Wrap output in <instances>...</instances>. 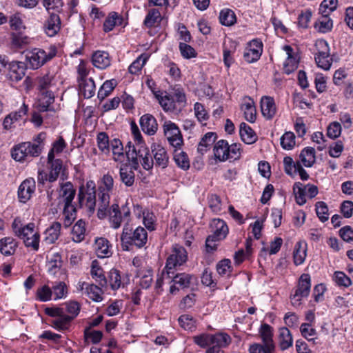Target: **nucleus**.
<instances>
[{
    "instance_id": "nucleus-47",
    "label": "nucleus",
    "mask_w": 353,
    "mask_h": 353,
    "mask_svg": "<svg viewBox=\"0 0 353 353\" xmlns=\"http://www.w3.org/2000/svg\"><path fill=\"white\" fill-rule=\"evenodd\" d=\"M223 336L225 340V342L221 343H213L205 351V353H225L223 350L224 348L227 347L232 342V339L226 333H222Z\"/></svg>"
},
{
    "instance_id": "nucleus-23",
    "label": "nucleus",
    "mask_w": 353,
    "mask_h": 353,
    "mask_svg": "<svg viewBox=\"0 0 353 353\" xmlns=\"http://www.w3.org/2000/svg\"><path fill=\"white\" fill-rule=\"evenodd\" d=\"M261 110L266 119H272L276 112L274 99L268 96L263 97L261 99Z\"/></svg>"
},
{
    "instance_id": "nucleus-12",
    "label": "nucleus",
    "mask_w": 353,
    "mask_h": 353,
    "mask_svg": "<svg viewBox=\"0 0 353 353\" xmlns=\"http://www.w3.org/2000/svg\"><path fill=\"white\" fill-rule=\"evenodd\" d=\"M163 132L169 143L174 148H181L183 140L179 127L171 121H166L163 125Z\"/></svg>"
},
{
    "instance_id": "nucleus-15",
    "label": "nucleus",
    "mask_w": 353,
    "mask_h": 353,
    "mask_svg": "<svg viewBox=\"0 0 353 353\" xmlns=\"http://www.w3.org/2000/svg\"><path fill=\"white\" fill-rule=\"evenodd\" d=\"M151 152L155 166L163 169L168 165L169 157L164 147L154 143L151 145Z\"/></svg>"
},
{
    "instance_id": "nucleus-40",
    "label": "nucleus",
    "mask_w": 353,
    "mask_h": 353,
    "mask_svg": "<svg viewBox=\"0 0 353 353\" xmlns=\"http://www.w3.org/2000/svg\"><path fill=\"white\" fill-rule=\"evenodd\" d=\"M61 225L59 222H54L45 232L44 241L48 244L54 243L59 238Z\"/></svg>"
},
{
    "instance_id": "nucleus-30",
    "label": "nucleus",
    "mask_w": 353,
    "mask_h": 353,
    "mask_svg": "<svg viewBox=\"0 0 353 353\" xmlns=\"http://www.w3.org/2000/svg\"><path fill=\"white\" fill-rule=\"evenodd\" d=\"M217 139L216 134L215 132H207L201 139L198 144L197 150L201 154L206 152L211 145H212Z\"/></svg>"
},
{
    "instance_id": "nucleus-50",
    "label": "nucleus",
    "mask_w": 353,
    "mask_h": 353,
    "mask_svg": "<svg viewBox=\"0 0 353 353\" xmlns=\"http://www.w3.org/2000/svg\"><path fill=\"white\" fill-rule=\"evenodd\" d=\"M262 341L267 345L275 346L273 341V328L267 323L261 325L259 330Z\"/></svg>"
},
{
    "instance_id": "nucleus-41",
    "label": "nucleus",
    "mask_w": 353,
    "mask_h": 353,
    "mask_svg": "<svg viewBox=\"0 0 353 353\" xmlns=\"http://www.w3.org/2000/svg\"><path fill=\"white\" fill-rule=\"evenodd\" d=\"M299 158L302 163L307 168L312 167L316 161L315 150L312 147H306L302 150Z\"/></svg>"
},
{
    "instance_id": "nucleus-63",
    "label": "nucleus",
    "mask_w": 353,
    "mask_h": 353,
    "mask_svg": "<svg viewBox=\"0 0 353 353\" xmlns=\"http://www.w3.org/2000/svg\"><path fill=\"white\" fill-rule=\"evenodd\" d=\"M316 213L320 221L323 223L327 221L329 219L328 208L323 201H319L315 205Z\"/></svg>"
},
{
    "instance_id": "nucleus-54",
    "label": "nucleus",
    "mask_w": 353,
    "mask_h": 353,
    "mask_svg": "<svg viewBox=\"0 0 353 353\" xmlns=\"http://www.w3.org/2000/svg\"><path fill=\"white\" fill-rule=\"evenodd\" d=\"M194 112L197 121L202 125H205V123H203V122L208 121L210 116L205 109L204 105L201 103L196 102L194 104Z\"/></svg>"
},
{
    "instance_id": "nucleus-60",
    "label": "nucleus",
    "mask_w": 353,
    "mask_h": 353,
    "mask_svg": "<svg viewBox=\"0 0 353 353\" xmlns=\"http://www.w3.org/2000/svg\"><path fill=\"white\" fill-rule=\"evenodd\" d=\"M148 59V56L145 54H141L129 66L128 70L131 74H137L145 64Z\"/></svg>"
},
{
    "instance_id": "nucleus-29",
    "label": "nucleus",
    "mask_w": 353,
    "mask_h": 353,
    "mask_svg": "<svg viewBox=\"0 0 353 353\" xmlns=\"http://www.w3.org/2000/svg\"><path fill=\"white\" fill-rule=\"evenodd\" d=\"M239 134L241 140L246 144H252L257 141V136L254 131L244 122L240 124Z\"/></svg>"
},
{
    "instance_id": "nucleus-9",
    "label": "nucleus",
    "mask_w": 353,
    "mask_h": 353,
    "mask_svg": "<svg viewBox=\"0 0 353 353\" xmlns=\"http://www.w3.org/2000/svg\"><path fill=\"white\" fill-rule=\"evenodd\" d=\"M188 261V252L182 245L174 244L172 245L170 254L168 256L165 269L167 270L168 276L173 275L174 270L184 265Z\"/></svg>"
},
{
    "instance_id": "nucleus-33",
    "label": "nucleus",
    "mask_w": 353,
    "mask_h": 353,
    "mask_svg": "<svg viewBox=\"0 0 353 353\" xmlns=\"http://www.w3.org/2000/svg\"><path fill=\"white\" fill-rule=\"evenodd\" d=\"M214 154L216 159L225 161L228 159V143L223 139L218 141L214 146Z\"/></svg>"
},
{
    "instance_id": "nucleus-7",
    "label": "nucleus",
    "mask_w": 353,
    "mask_h": 353,
    "mask_svg": "<svg viewBox=\"0 0 353 353\" xmlns=\"http://www.w3.org/2000/svg\"><path fill=\"white\" fill-rule=\"evenodd\" d=\"M78 201L80 208H85L92 214L96 205V189L93 181H88L85 185H81L78 193Z\"/></svg>"
},
{
    "instance_id": "nucleus-57",
    "label": "nucleus",
    "mask_w": 353,
    "mask_h": 353,
    "mask_svg": "<svg viewBox=\"0 0 353 353\" xmlns=\"http://www.w3.org/2000/svg\"><path fill=\"white\" fill-rule=\"evenodd\" d=\"M160 19L161 13L159 10L152 8L148 10V14H146L143 21V24L147 28H152Z\"/></svg>"
},
{
    "instance_id": "nucleus-22",
    "label": "nucleus",
    "mask_w": 353,
    "mask_h": 353,
    "mask_svg": "<svg viewBox=\"0 0 353 353\" xmlns=\"http://www.w3.org/2000/svg\"><path fill=\"white\" fill-rule=\"evenodd\" d=\"M210 227L213 232L212 235L218 240L224 239L229 232V228L226 223L220 219H212L210 223Z\"/></svg>"
},
{
    "instance_id": "nucleus-52",
    "label": "nucleus",
    "mask_w": 353,
    "mask_h": 353,
    "mask_svg": "<svg viewBox=\"0 0 353 353\" xmlns=\"http://www.w3.org/2000/svg\"><path fill=\"white\" fill-rule=\"evenodd\" d=\"M96 139L99 150L104 154L109 153L110 142L108 134L105 132H99Z\"/></svg>"
},
{
    "instance_id": "nucleus-31",
    "label": "nucleus",
    "mask_w": 353,
    "mask_h": 353,
    "mask_svg": "<svg viewBox=\"0 0 353 353\" xmlns=\"http://www.w3.org/2000/svg\"><path fill=\"white\" fill-rule=\"evenodd\" d=\"M241 110L244 113L245 119L250 123H254L256 120V108L253 100L250 98L247 99L241 106Z\"/></svg>"
},
{
    "instance_id": "nucleus-34",
    "label": "nucleus",
    "mask_w": 353,
    "mask_h": 353,
    "mask_svg": "<svg viewBox=\"0 0 353 353\" xmlns=\"http://www.w3.org/2000/svg\"><path fill=\"white\" fill-rule=\"evenodd\" d=\"M120 180L127 187H131L134 183V172L133 168L128 165H122L119 170Z\"/></svg>"
},
{
    "instance_id": "nucleus-37",
    "label": "nucleus",
    "mask_w": 353,
    "mask_h": 353,
    "mask_svg": "<svg viewBox=\"0 0 353 353\" xmlns=\"http://www.w3.org/2000/svg\"><path fill=\"white\" fill-rule=\"evenodd\" d=\"M307 244L305 242L299 241L295 244L293 252L294 262L299 265L303 263L306 257Z\"/></svg>"
},
{
    "instance_id": "nucleus-43",
    "label": "nucleus",
    "mask_w": 353,
    "mask_h": 353,
    "mask_svg": "<svg viewBox=\"0 0 353 353\" xmlns=\"http://www.w3.org/2000/svg\"><path fill=\"white\" fill-rule=\"evenodd\" d=\"M110 192L101 190L99 194V208L98 210V216L99 218L105 216L110 209Z\"/></svg>"
},
{
    "instance_id": "nucleus-1",
    "label": "nucleus",
    "mask_w": 353,
    "mask_h": 353,
    "mask_svg": "<svg viewBox=\"0 0 353 353\" xmlns=\"http://www.w3.org/2000/svg\"><path fill=\"white\" fill-rule=\"evenodd\" d=\"M81 305L75 301L65 302L62 307H47L45 312L54 318L51 325L58 331L68 330L72 321L79 315Z\"/></svg>"
},
{
    "instance_id": "nucleus-11",
    "label": "nucleus",
    "mask_w": 353,
    "mask_h": 353,
    "mask_svg": "<svg viewBox=\"0 0 353 353\" xmlns=\"http://www.w3.org/2000/svg\"><path fill=\"white\" fill-rule=\"evenodd\" d=\"M108 214L111 228L118 229L122 222L129 224L130 210L126 205H123L120 210L118 204H113L110 206Z\"/></svg>"
},
{
    "instance_id": "nucleus-24",
    "label": "nucleus",
    "mask_w": 353,
    "mask_h": 353,
    "mask_svg": "<svg viewBox=\"0 0 353 353\" xmlns=\"http://www.w3.org/2000/svg\"><path fill=\"white\" fill-rule=\"evenodd\" d=\"M92 62L94 67L104 70L111 64L109 54L105 51L98 50L93 53L92 56Z\"/></svg>"
},
{
    "instance_id": "nucleus-58",
    "label": "nucleus",
    "mask_w": 353,
    "mask_h": 353,
    "mask_svg": "<svg viewBox=\"0 0 353 353\" xmlns=\"http://www.w3.org/2000/svg\"><path fill=\"white\" fill-rule=\"evenodd\" d=\"M338 0H323L319 6L321 15H330L337 8Z\"/></svg>"
},
{
    "instance_id": "nucleus-5",
    "label": "nucleus",
    "mask_w": 353,
    "mask_h": 353,
    "mask_svg": "<svg viewBox=\"0 0 353 353\" xmlns=\"http://www.w3.org/2000/svg\"><path fill=\"white\" fill-rule=\"evenodd\" d=\"M125 150L127 157L131 160L134 170L139 168V163L145 170H150L152 168L154 161L146 146L137 149V147L129 142L125 146Z\"/></svg>"
},
{
    "instance_id": "nucleus-56",
    "label": "nucleus",
    "mask_w": 353,
    "mask_h": 353,
    "mask_svg": "<svg viewBox=\"0 0 353 353\" xmlns=\"http://www.w3.org/2000/svg\"><path fill=\"white\" fill-rule=\"evenodd\" d=\"M280 143L284 150H292L295 145V135L292 132H286L280 139Z\"/></svg>"
},
{
    "instance_id": "nucleus-64",
    "label": "nucleus",
    "mask_w": 353,
    "mask_h": 353,
    "mask_svg": "<svg viewBox=\"0 0 353 353\" xmlns=\"http://www.w3.org/2000/svg\"><path fill=\"white\" fill-rule=\"evenodd\" d=\"M107 281L112 290L119 289L121 285L119 272L115 269H112L109 272L108 281Z\"/></svg>"
},
{
    "instance_id": "nucleus-27",
    "label": "nucleus",
    "mask_w": 353,
    "mask_h": 353,
    "mask_svg": "<svg viewBox=\"0 0 353 353\" xmlns=\"http://www.w3.org/2000/svg\"><path fill=\"white\" fill-rule=\"evenodd\" d=\"M96 254L99 258L108 257L111 255L109 241L103 237L97 238L94 244Z\"/></svg>"
},
{
    "instance_id": "nucleus-28",
    "label": "nucleus",
    "mask_w": 353,
    "mask_h": 353,
    "mask_svg": "<svg viewBox=\"0 0 353 353\" xmlns=\"http://www.w3.org/2000/svg\"><path fill=\"white\" fill-rule=\"evenodd\" d=\"M293 345V338L290 331L286 327L279 330V345L282 351L286 350Z\"/></svg>"
},
{
    "instance_id": "nucleus-38",
    "label": "nucleus",
    "mask_w": 353,
    "mask_h": 353,
    "mask_svg": "<svg viewBox=\"0 0 353 353\" xmlns=\"http://www.w3.org/2000/svg\"><path fill=\"white\" fill-rule=\"evenodd\" d=\"M90 274L99 285L101 287H104L107 285L108 281L103 274V271L99 264V262L96 260L92 262Z\"/></svg>"
},
{
    "instance_id": "nucleus-45",
    "label": "nucleus",
    "mask_w": 353,
    "mask_h": 353,
    "mask_svg": "<svg viewBox=\"0 0 353 353\" xmlns=\"http://www.w3.org/2000/svg\"><path fill=\"white\" fill-rule=\"evenodd\" d=\"M137 277L140 278L139 285L141 288L148 289L153 281L152 270L151 269L141 270L137 273Z\"/></svg>"
},
{
    "instance_id": "nucleus-42",
    "label": "nucleus",
    "mask_w": 353,
    "mask_h": 353,
    "mask_svg": "<svg viewBox=\"0 0 353 353\" xmlns=\"http://www.w3.org/2000/svg\"><path fill=\"white\" fill-rule=\"evenodd\" d=\"M63 265L61 256L59 253H53L48 261V270L49 274L55 275L57 272L61 271Z\"/></svg>"
},
{
    "instance_id": "nucleus-61",
    "label": "nucleus",
    "mask_w": 353,
    "mask_h": 353,
    "mask_svg": "<svg viewBox=\"0 0 353 353\" xmlns=\"http://www.w3.org/2000/svg\"><path fill=\"white\" fill-rule=\"evenodd\" d=\"M172 97L176 103L178 110H180L186 104V97L183 89L180 88H174L172 93Z\"/></svg>"
},
{
    "instance_id": "nucleus-36",
    "label": "nucleus",
    "mask_w": 353,
    "mask_h": 353,
    "mask_svg": "<svg viewBox=\"0 0 353 353\" xmlns=\"http://www.w3.org/2000/svg\"><path fill=\"white\" fill-rule=\"evenodd\" d=\"M314 27L317 32L325 34L332 30L333 21L329 15H321L314 23Z\"/></svg>"
},
{
    "instance_id": "nucleus-13",
    "label": "nucleus",
    "mask_w": 353,
    "mask_h": 353,
    "mask_svg": "<svg viewBox=\"0 0 353 353\" xmlns=\"http://www.w3.org/2000/svg\"><path fill=\"white\" fill-rule=\"evenodd\" d=\"M223 332H218L214 334L202 333L193 336V341L195 344L202 348L210 347L213 343H221L225 342V339L221 336Z\"/></svg>"
},
{
    "instance_id": "nucleus-32",
    "label": "nucleus",
    "mask_w": 353,
    "mask_h": 353,
    "mask_svg": "<svg viewBox=\"0 0 353 353\" xmlns=\"http://www.w3.org/2000/svg\"><path fill=\"white\" fill-rule=\"evenodd\" d=\"M17 243L12 237H5L0 239V252L4 256L14 254L17 248Z\"/></svg>"
},
{
    "instance_id": "nucleus-35",
    "label": "nucleus",
    "mask_w": 353,
    "mask_h": 353,
    "mask_svg": "<svg viewBox=\"0 0 353 353\" xmlns=\"http://www.w3.org/2000/svg\"><path fill=\"white\" fill-rule=\"evenodd\" d=\"M173 159L179 168L183 170H188L190 168V163L189 157L186 152L180 150V148H175Z\"/></svg>"
},
{
    "instance_id": "nucleus-53",
    "label": "nucleus",
    "mask_w": 353,
    "mask_h": 353,
    "mask_svg": "<svg viewBox=\"0 0 353 353\" xmlns=\"http://www.w3.org/2000/svg\"><path fill=\"white\" fill-rule=\"evenodd\" d=\"M51 290L54 300L64 299L67 296L68 288L64 282L55 283L52 286Z\"/></svg>"
},
{
    "instance_id": "nucleus-8",
    "label": "nucleus",
    "mask_w": 353,
    "mask_h": 353,
    "mask_svg": "<svg viewBox=\"0 0 353 353\" xmlns=\"http://www.w3.org/2000/svg\"><path fill=\"white\" fill-rule=\"evenodd\" d=\"M40 155V148L32 145L31 141H26L14 145L11 150L14 160L21 163L30 161L33 158Z\"/></svg>"
},
{
    "instance_id": "nucleus-51",
    "label": "nucleus",
    "mask_w": 353,
    "mask_h": 353,
    "mask_svg": "<svg viewBox=\"0 0 353 353\" xmlns=\"http://www.w3.org/2000/svg\"><path fill=\"white\" fill-rule=\"evenodd\" d=\"M62 161L59 159H56L55 161H54L52 163L49 164V182L52 183L57 180L59 174L62 170Z\"/></svg>"
},
{
    "instance_id": "nucleus-62",
    "label": "nucleus",
    "mask_w": 353,
    "mask_h": 353,
    "mask_svg": "<svg viewBox=\"0 0 353 353\" xmlns=\"http://www.w3.org/2000/svg\"><path fill=\"white\" fill-rule=\"evenodd\" d=\"M275 346H271L266 343H254L250 346V353H274Z\"/></svg>"
},
{
    "instance_id": "nucleus-6",
    "label": "nucleus",
    "mask_w": 353,
    "mask_h": 353,
    "mask_svg": "<svg viewBox=\"0 0 353 353\" xmlns=\"http://www.w3.org/2000/svg\"><path fill=\"white\" fill-rule=\"evenodd\" d=\"M57 53V48L55 46H50L46 50L34 48L27 53L26 59L32 69H38L52 59Z\"/></svg>"
},
{
    "instance_id": "nucleus-25",
    "label": "nucleus",
    "mask_w": 353,
    "mask_h": 353,
    "mask_svg": "<svg viewBox=\"0 0 353 353\" xmlns=\"http://www.w3.org/2000/svg\"><path fill=\"white\" fill-rule=\"evenodd\" d=\"M96 86L92 78L79 79V91L85 98L90 99L95 94Z\"/></svg>"
},
{
    "instance_id": "nucleus-55",
    "label": "nucleus",
    "mask_w": 353,
    "mask_h": 353,
    "mask_svg": "<svg viewBox=\"0 0 353 353\" xmlns=\"http://www.w3.org/2000/svg\"><path fill=\"white\" fill-rule=\"evenodd\" d=\"M285 50L288 54V58L284 62V67L288 74L294 70L298 65V61L296 59L292 56V48L289 46H285Z\"/></svg>"
},
{
    "instance_id": "nucleus-19",
    "label": "nucleus",
    "mask_w": 353,
    "mask_h": 353,
    "mask_svg": "<svg viewBox=\"0 0 353 353\" xmlns=\"http://www.w3.org/2000/svg\"><path fill=\"white\" fill-rule=\"evenodd\" d=\"M26 65L22 61H12L8 63V75L10 80L19 81L23 79L26 74Z\"/></svg>"
},
{
    "instance_id": "nucleus-26",
    "label": "nucleus",
    "mask_w": 353,
    "mask_h": 353,
    "mask_svg": "<svg viewBox=\"0 0 353 353\" xmlns=\"http://www.w3.org/2000/svg\"><path fill=\"white\" fill-rule=\"evenodd\" d=\"M80 285L81 290H84L85 294L95 302H100L102 301V290L97 285L94 284H90L85 282H83Z\"/></svg>"
},
{
    "instance_id": "nucleus-17",
    "label": "nucleus",
    "mask_w": 353,
    "mask_h": 353,
    "mask_svg": "<svg viewBox=\"0 0 353 353\" xmlns=\"http://www.w3.org/2000/svg\"><path fill=\"white\" fill-rule=\"evenodd\" d=\"M36 185L33 178L24 180L19 187L18 197L21 202H27L35 192Z\"/></svg>"
},
{
    "instance_id": "nucleus-10",
    "label": "nucleus",
    "mask_w": 353,
    "mask_h": 353,
    "mask_svg": "<svg viewBox=\"0 0 353 353\" xmlns=\"http://www.w3.org/2000/svg\"><path fill=\"white\" fill-rule=\"evenodd\" d=\"M311 288V278L308 274H303L300 276L297 286L293 294L290 296L292 305L299 307L303 299L308 296Z\"/></svg>"
},
{
    "instance_id": "nucleus-4",
    "label": "nucleus",
    "mask_w": 353,
    "mask_h": 353,
    "mask_svg": "<svg viewBox=\"0 0 353 353\" xmlns=\"http://www.w3.org/2000/svg\"><path fill=\"white\" fill-rule=\"evenodd\" d=\"M121 246L123 250L129 251L130 246L141 248L147 243L148 233L141 226L132 230L128 223L124 224L121 236Z\"/></svg>"
},
{
    "instance_id": "nucleus-49",
    "label": "nucleus",
    "mask_w": 353,
    "mask_h": 353,
    "mask_svg": "<svg viewBox=\"0 0 353 353\" xmlns=\"http://www.w3.org/2000/svg\"><path fill=\"white\" fill-rule=\"evenodd\" d=\"M117 83L115 79L105 81L99 90L97 97L100 101L103 100L108 97L117 86Z\"/></svg>"
},
{
    "instance_id": "nucleus-14",
    "label": "nucleus",
    "mask_w": 353,
    "mask_h": 353,
    "mask_svg": "<svg viewBox=\"0 0 353 353\" xmlns=\"http://www.w3.org/2000/svg\"><path fill=\"white\" fill-rule=\"evenodd\" d=\"M193 279H194L193 275L184 272L172 276L170 282H172L174 284L170 286V292L174 294L176 291H179V288L182 289L188 288Z\"/></svg>"
},
{
    "instance_id": "nucleus-46",
    "label": "nucleus",
    "mask_w": 353,
    "mask_h": 353,
    "mask_svg": "<svg viewBox=\"0 0 353 353\" xmlns=\"http://www.w3.org/2000/svg\"><path fill=\"white\" fill-rule=\"evenodd\" d=\"M54 101V95L51 91H45L41 92V96L39 99V108L40 110L51 111L54 109L50 108V105Z\"/></svg>"
},
{
    "instance_id": "nucleus-18",
    "label": "nucleus",
    "mask_w": 353,
    "mask_h": 353,
    "mask_svg": "<svg viewBox=\"0 0 353 353\" xmlns=\"http://www.w3.org/2000/svg\"><path fill=\"white\" fill-rule=\"evenodd\" d=\"M139 124L142 131L150 136L154 135L158 130L157 119L150 114H145L141 116Z\"/></svg>"
},
{
    "instance_id": "nucleus-20",
    "label": "nucleus",
    "mask_w": 353,
    "mask_h": 353,
    "mask_svg": "<svg viewBox=\"0 0 353 353\" xmlns=\"http://www.w3.org/2000/svg\"><path fill=\"white\" fill-rule=\"evenodd\" d=\"M155 98L158 100L159 104L165 112H174L179 110L176 103L171 94L167 93L163 94L161 91H157L154 93Z\"/></svg>"
},
{
    "instance_id": "nucleus-21",
    "label": "nucleus",
    "mask_w": 353,
    "mask_h": 353,
    "mask_svg": "<svg viewBox=\"0 0 353 353\" xmlns=\"http://www.w3.org/2000/svg\"><path fill=\"white\" fill-rule=\"evenodd\" d=\"M61 28V19L58 14H51L45 21L43 29L48 37L55 36Z\"/></svg>"
},
{
    "instance_id": "nucleus-59",
    "label": "nucleus",
    "mask_w": 353,
    "mask_h": 353,
    "mask_svg": "<svg viewBox=\"0 0 353 353\" xmlns=\"http://www.w3.org/2000/svg\"><path fill=\"white\" fill-rule=\"evenodd\" d=\"M293 190L295 194L296 201L298 205H303L306 203L305 188L300 182H296L293 186Z\"/></svg>"
},
{
    "instance_id": "nucleus-3",
    "label": "nucleus",
    "mask_w": 353,
    "mask_h": 353,
    "mask_svg": "<svg viewBox=\"0 0 353 353\" xmlns=\"http://www.w3.org/2000/svg\"><path fill=\"white\" fill-rule=\"evenodd\" d=\"M76 195V190L71 182L61 184L59 197L63 203V216L65 227L70 225L75 219L77 210L72 201Z\"/></svg>"
},
{
    "instance_id": "nucleus-16",
    "label": "nucleus",
    "mask_w": 353,
    "mask_h": 353,
    "mask_svg": "<svg viewBox=\"0 0 353 353\" xmlns=\"http://www.w3.org/2000/svg\"><path fill=\"white\" fill-rule=\"evenodd\" d=\"M263 52L262 42L254 39L250 43L248 47L245 49L244 52V59L248 63H253L259 59Z\"/></svg>"
},
{
    "instance_id": "nucleus-48",
    "label": "nucleus",
    "mask_w": 353,
    "mask_h": 353,
    "mask_svg": "<svg viewBox=\"0 0 353 353\" xmlns=\"http://www.w3.org/2000/svg\"><path fill=\"white\" fill-rule=\"evenodd\" d=\"M85 223L82 219L79 220L72 227V240L75 242H81L85 238Z\"/></svg>"
},
{
    "instance_id": "nucleus-39",
    "label": "nucleus",
    "mask_w": 353,
    "mask_h": 353,
    "mask_svg": "<svg viewBox=\"0 0 353 353\" xmlns=\"http://www.w3.org/2000/svg\"><path fill=\"white\" fill-rule=\"evenodd\" d=\"M123 23V17L117 12H112L106 17L103 23V30L108 32L113 30L116 26H121Z\"/></svg>"
},
{
    "instance_id": "nucleus-2",
    "label": "nucleus",
    "mask_w": 353,
    "mask_h": 353,
    "mask_svg": "<svg viewBox=\"0 0 353 353\" xmlns=\"http://www.w3.org/2000/svg\"><path fill=\"white\" fill-rule=\"evenodd\" d=\"M12 228L15 236L23 240L26 248L34 252L39 250L40 234L34 223L23 225L19 218H16L12 222Z\"/></svg>"
},
{
    "instance_id": "nucleus-44",
    "label": "nucleus",
    "mask_w": 353,
    "mask_h": 353,
    "mask_svg": "<svg viewBox=\"0 0 353 353\" xmlns=\"http://www.w3.org/2000/svg\"><path fill=\"white\" fill-rule=\"evenodd\" d=\"M219 21L225 26H231L236 21V14L233 10L229 8H224L219 13Z\"/></svg>"
}]
</instances>
